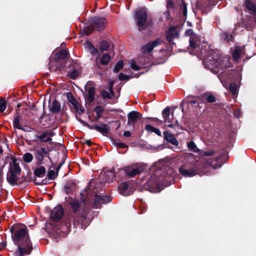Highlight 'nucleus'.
Wrapping results in <instances>:
<instances>
[{
  "mask_svg": "<svg viewBox=\"0 0 256 256\" xmlns=\"http://www.w3.org/2000/svg\"><path fill=\"white\" fill-rule=\"evenodd\" d=\"M146 129L148 132H154L158 136H161V132L160 130L150 124H146Z\"/></svg>",
  "mask_w": 256,
  "mask_h": 256,
  "instance_id": "33",
  "label": "nucleus"
},
{
  "mask_svg": "<svg viewBox=\"0 0 256 256\" xmlns=\"http://www.w3.org/2000/svg\"><path fill=\"white\" fill-rule=\"evenodd\" d=\"M182 13L184 16H186L187 14V8L185 3H184L183 4Z\"/></svg>",
  "mask_w": 256,
  "mask_h": 256,
  "instance_id": "50",
  "label": "nucleus"
},
{
  "mask_svg": "<svg viewBox=\"0 0 256 256\" xmlns=\"http://www.w3.org/2000/svg\"><path fill=\"white\" fill-rule=\"evenodd\" d=\"M162 43V41L160 39H157L154 41H152L142 48V52L144 54H148L151 52L152 50Z\"/></svg>",
  "mask_w": 256,
  "mask_h": 256,
  "instance_id": "13",
  "label": "nucleus"
},
{
  "mask_svg": "<svg viewBox=\"0 0 256 256\" xmlns=\"http://www.w3.org/2000/svg\"><path fill=\"white\" fill-rule=\"evenodd\" d=\"M114 176V169L104 170L100 174L98 180L92 179L88 182L84 192H98L102 191L105 184L112 182Z\"/></svg>",
  "mask_w": 256,
  "mask_h": 256,
  "instance_id": "3",
  "label": "nucleus"
},
{
  "mask_svg": "<svg viewBox=\"0 0 256 256\" xmlns=\"http://www.w3.org/2000/svg\"><path fill=\"white\" fill-rule=\"evenodd\" d=\"M60 110V105L57 101H54L52 103L50 110L55 114L58 113Z\"/></svg>",
  "mask_w": 256,
  "mask_h": 256,
  "instance_id": "31",
  "label": "nucleus"
},
{
  "mask_svg": "<svg viewBox=\"0 0 256 256\" xmlns=\"http://www.w3.org/2000/svg\"><path fill=\"white\" fill-rule=\"evenodd\" d=\"M94 52H96V53H98V50L97 49H94Z\"/></svg>",
  "mask_w": 256,
  "mask_h": 256,
  "instance_id": "62",
  "label": "nucleus"
},
{
  "mask_svg": "<svg viewBox=\"0 0 256 256\" xmlns=\"http://www.w3.org/2000/svg\"><path fill=\"white\" fill-rule=\"evenodd\" d=\"M108 48V44L106 41L102 40L100 44V51L106 50Z\"/></svg>",
  "mask_w": 256,
  "mask_h": 256,
  "instance_id": "38",
  "label": "nucleus"
},
{
  "mask_svg": "<svg viewBox=\"0 0 256 256\" xmlns=\"http://www.w3.org/2000/svg\"><path fill=\"white\" fill-rule=\"evenodd\" d=\"M21 168L19 163L14 158L10 163V168L7 173L6 179L12 185H20L22 188L24 187L27 183L24 182V179L20 178Z\"/></svg>",
  "mask_w": 256,
  "mask_h": 256,
  "instance_id": "4",
  "label": "nucleus"
},
{
  "mask_svg": "<svg viewBox=\"0 0 256 256\" xmlns=\"http://www.w3.org/2000/svg\"><path fill=\"white\" fill-rule=\"evenodd\" d=\"M66 201L70 205L74 213L79 211L82 205H84V202L82 198L80 200L74 198L72 196L66 197Z\"/></svg>",
  "mask_w": 256,
  "mask_h": 256,
  "instance_id": "9",
  "label": "nucleus"
},
{
  "mask_svg": "<svg viewBox=\"0 0 256 256\" xmlns=\"http://www.w3.org/2000/svg\"><path fill=\"white\" fill-rule=\"evenodd\" d=\"M118 188L120 192H122L124 190L131 191L132 190L130 188V184L126 182H123L120 184L118 186Z\"/></svg>",
  "mask_w": 256,
  "mask_h": 256,
  "instance_id": "30",
  "label": "nucleus"
},
{
  "mask_svg": "<svg viewBox=\"0 0 256 256\" xmlns=\"http://www.w3.org/2000/svg\"><path fill=\"white\" fill-rule=\"evenodd\" d=\"M92 30H86V34L88 35V36L92 32Z\"/></svg>",
  "mask_w": 256,
  "mask_h": 256,
  "instance_id": "58",
  "label": "nucleus"
},
{
  "mask_svg": "<svg viewBox=\"0 0 256 256\" xmlns=\"http://www.w3.org/2000/svg\"><path fill=\"white\" fill-rule=\"evenodd\" d=\"M212 166L214 169H216L220 166H218L217 165H212Z\"/></svg>",
  "mask_w": 256,
  "mask_h": 256,
  "instance_id": "60",
  "label": "nucleus"
},
{
  "mask_svg": "<svg viewBox=\"0 0 256 256\" xmlns=\"http://www.w3.org/2000/svg\"><path fill=\"white\" fill-rule=\"evenodd\" d=\"M46 172L45 168L43 166H40L34 170V174L36 176L43 178L45 176Z\"/></svg>",
  "mask_w": 256,
  "mask_h": 256,
  "instance_id": "24",
  "label": "nucleus"
},
{
  "mask_svg": "<svg viewBox=\"0 0 256 256\" xmlns=\"http://www.w3.org/2000/svg\"><path fill=\"white\" fill-rule=\"evenodd\" d=\"M170 108L166 107L162 112V115L164 119V122L168 127L173 128L178 126L177 120L174 118L173 113H170Z\"/></svg>",
  "mask_w": 256,
  "mask_h": 256,
  "instance_id": "7",
  "label": "nucleus"
},
{
  "mask_svg": "<svg viewBox=\"0 0 256 256\" xmlns=\"http://www.w3.org/2000/svg\"><path fill=\"white\" fill-rule=\"evenodd\" d=\"M234 115H235L236 117V118L238 117V114H237L236 112L234 113Z\"/></svg>",
  "mask_w": 256,
  "mask_h": 256,
  "instance_id": "63",
  "label": "nucleus"
},
{
  "mask_svg": "<svg viewBox=\"0 0 256 256\" xmlns=\"http://www.w3.org/2000/svg\"><path fill=\"white\" fill-rule=\"evenodd\" d=\"M78 186L73 181H70L64 186V190L66 192H73L78 190Z\"/></svg>",
  "mask_w": 256,
  "mask_h": 256,
  "instance_id": "23",
  "label": "nucleus"
},
{
  "mask_svg": "<svg viewBox=\"0 0 256 256\" xmlns=\"http://www.w3.org/2000/svg\"><path fill=\"white\" fill-rule=\"evenodd\" d=\"M161 170H156L154 174L156 176L160 175L158 179V184L156 185L157 189L161 191L164 188L170 185L174 182V170L172 168H168V170L162 172V174H160Z\"/></svg>",
  "mask_w": 256,
  "mask_h": 256,
  "instance_id": "5",
  "label": "nucleus"
},
{
  "mask_svg": "<svg viewBox=\"0 0 256 256\" xmlns=\"http://www.w3.org/2000/svg\"><path fill=\"white\" fill-rule=\"evenodd\" d=\"M187 101L188 103L190 104H198V101L195 100H189L188 99Z\"/></svg>",
  "mask_w": 256,
  "mask_h": 256,
  "instance_id": "51",
  "label": "nucleus"
},
{
  "mask_svg": "<svg viewBox=\"0 0 256 256\" xmlns=\"http://www.w3.org/2000/svg\"><path fill=\"white\" fill-rule=\"evenodd\" d=\"M6 108V101L4 98H0V112H3Z\"/></svg>",
  "mask_w": 256,
  "mask_h": 256,
  "instance_id": "40",
  "label": "nucleus"
},
{
  "mask_svg": "<svg viewBox=\"0 0 256 256\" xmlns=\"http://www.w3.org/2000/svg\"><path fill=\"white\" fill-rule=\"evenodd\" d=\"M100 60V63L103 65H106L108 64L110 60V56L108 54H104L102 56L101 58H100L98 56L96 58V64H98V60Z\"/></svg>",
  "mask_w": 256,
  "mask_h": 256,
  "instance_id": "25",
  "label": "nucleus"
},
{
  "mask_svg": "<svg viewBox=\"0 0 256 256\" xmlns=\"http://www.w3.org/2000/svg\"><path fill=\"white\" fill-rule=\"evenodd\" d=\"M57 174L55 172L54 170H50L48 172V177L49 179L54 180Z\"/></svg>",
  "mask_w": 256,
  "mask_h": 256,
  "instance_id": "42",
  "label": "nucleus"
},
{
  "mask_svg": "<svg viewBox=\"0 0 256 256\" xmlns=\"http://www.w3.org/2000/svg\"><path fill=\"white\" fill-rule=\"evenodd\" d=\"M186 34L188 36H190V46L192 48H196V44L193 40V36L194 35L193 30L191 29L188 30L186 32Z\"/></svg>",
  "mask_w": 256,
  "mask_h": 256,
  "instance_id": "29",
  "label": "nucleus"
},
{
  "mask_svg": "<svg viewBox=\"0 0 256 256\" xmlns=\"http://www.w3.org/2000/svg\"><path fill=\"white\" fill-rule=\"evenodd\" d=\"M134 19L140 30H146L152 24L150 20H146L147 11L144 8H140L136 10Z\"/></svg>",
  "mask_w": 256,
  "mask_h": 256,
  "instance_id": "6",
  "label": "nucleus"
},
{
  "mask_svg": "<svg viewBox=\"0 0 256 256\" xmlns=\"http://www.w3.org/2000/svg\"><path fill=\"white\" fill-rule=\"evenodd\" d=\"M6 246V242H0V250H2Z\"/></svg>",
  "mask_w": 256,
  "mask_h": 256,
  "instance_id": "52",
  "label": "nucleus"
},
{
  "mask_svg": "<svg viewBox=\"0 0 256 256\" xmlns=\"http://www.w3.org/2000/svg\"><path fill=\"white\" fill-rule=\"evenodd\" d=\"M2 172L0 171V178H2Z\"/></svg>",
  "mask_w": 256,
  "mask_h": 256,
  "instance_id": "64",
  "label": "nucleus"
},
{
  "mask_svg": "<svg viewBox=\"0 0 256 256\" xmlns=\"http://www.w3.org/2000/svg\"><path fill=\"white\" fill-rule=\"evenodd\" d=\"M188 147L193 152H197L199 151L198 148H197L196 144L193 141H190L188 142Z\"/></svg>",
  "mask_w": 256,
  "mask_h": 256,
  "instance_id": "35",
  "label": "nucleus"
},
{
  "mask_svg": "<svg viewBox=\"0 0 256 256\" xmlns=\"http://www.w3.org/2000/svg\"><path fill=\"white\" fill-rule=\"evenodd\" d=\"M131 135L130 132L129 131H126L124 133V136L126 137H129Z\"/></svg>",
  "mask_w": 256,
  "mask_h": 256,
  "instance_id": "53",
  "label": "nucleus"
},
{
  "mask_svg": "<svg viewBox=\"0 0 256 256\" xmlns=\"http://www.w3.org/2000/svg\"><path fill=\"white\" fill-rule=\"evenodd\" d=\"M112 199L110 196L96 194L94 196V207L98 208L102 204L110 202Z\"/></svg>",
  "mask_w": 256,
  "mask_h": 256,
  "instance_id": "12",
  "label": "nucleus"
},
{
  "mask_svg": "<svg viewBox=\"0 0 256 256\" xmlns=\"http://www.w3.org/2000/svg\"><path fill=\"white\" fill-rule=\"evenodd\" d=\"M129 77L122 73H120L119 75V79L120 80H128Z\"/></svg>",
  "mask_w": 256,
  "mask_h": 256,
  "instance_id": "48",
  "label": "nucleus"
},
{
  "mask_svg": "<svg viewBox=\"0 0 256 256\" xmlns=\"http://www.w3.org/2000/svg\"><path fill=\"white\" fill-rule=\"evenodd\" d=\"M118 146L120 148H125L126 146L124 144L122 143L118 144Z\"/></svg>",
  "mask_w": 256,
  "mask_h": 256,
  "instance_id": "56",
  "label": "nucleus"
},
{
  "mask_svg": "<svg viewBox=\"0 0 256 256\" xmlns=\"http://www.w3.org/2000/svg\"><path fill=\"white\" fill-rule=\"evenodd\" d=\"M178 37V32L175 27L170 28L166 33V38L169 42H172L175 38Z\"/></svg>",
  "mask_w": 256,
  "mask_h": 256,
  "instance_id": "19",
  "label": "nucleus"
},
{
  "mask_svg": "<svg viewBox=\"0 0 256 256\" xmlns=\"http://www.w3.org/2000/svg\"><path fill=\"white\" fill-rule=\"evenodd\" d=\"M244 54V48L242 46H236L232 52V59L236 62H237Z\"/></svg>",
  "mask_w": 256,
  "mask_h": 256,
  "instance_id": "15",
  "label": "nucleus"
},
{
  "mask_svg": "<svg viewBox=\"0 0 256 256\" xmlns=\"http://www.w3.org/2000/svg\"><path fill=\"white\" fill-rule=\"evenodd\" d=\"M86 144L88 146H90L91 145V144H92V142H91L90 140H87V141H86Z\"/></svg>",
  "mask_w": 256,
  "mask_h": 256,
  "instance_id": "59",
  "label": "nucleus"
},
{
  "mask_svg": "<svg viewBox=\"0 0 256 256\" xmlns=\"http://www.w3.org/2000/svg\"><path fill=\"white\" fill-rule=\"evenodd\" d=\"M24 160L26 162H30L33 160V156L32 154L27 152L23 156Z\"/></svg>",
  "mask_w": 256,
  "mask_h": 256,
  "instance_id": "37",
  "label": "nucleus"
},
{
  "mask_svg": "<svg viewBox=\"0 0 256 256\" xmlns=\"http://www.w3.org/2000/svg\"><path fill=\"white\" fill-rule=\"evenodd\" d=\"M64 210L61 205L56 206L51 211L50 218L54 222H58L63 217Z\"/></svg>",
  "mask_w": 256,
  "mask_h": 256,
  "instance_id": "11",
  "label": "nucleus"
},
{
  "mask_svg": "<svg viewBox=\"0 0 256 256\" xmlns=\"http://www.w3.org/2000/svg\"><path fill=\"white\" fill-rule=\"evenodd\" d=\"M78 76V72L76 70H74L68 72V76L72 79H75Z\"/></svg>",
  "mask_w": 256,
  "mask_h": 256,
  "instance_id": "41",
  "label": "nucleus"
},
{
  "mask_svg": "<svg viewBox=\"0 0 256 256\" xmlns=\"http://www.w3.org/2000/svg\"><path fill=\"white\" fill-rule=\"evenodd\" d=\"M68 54V52L66 50H62L60 52L56 53L54 59L56 60L61 59H64L66 58Z\"/></svg>",
  "mask_w": 256,
  "mask_h": 256,
  "instance_id": "32",
  "label": "nucleus"
},
{
  "mask_svg": "<svg viewBox=\"0 0 256 256\" xmlns=\"http://www.w3.org/2000/svg\"><path fill=\"white\" fill-rule=\"evenodd\" d=\"M93 26L100 30L102 29L106 24V20L104 18H94L92 20Z\"/></svg>",
  "mask_w": 256,
  "mask_h": 256,
  "instance_id": "14",
  "label": "nucleus"
},
{
  "mask_svg": "<svg viewBox=\"0 0 256 256\" xmlns=\"http://www.w3.org/2000/svg\"><path fill=\"white\" fill-rule=\"evenodd\" d=\"M174 8V3L172 0H166V8L167 12H169V11L171 9H173Z\"/></svg>",
  "mask_w": 256,
  "mask_h": 256,
  "instance_id": "43",
  "label": "nucleus"
},
{
  "mask_svg": "<svg viewBox=\"0 0 256 256\" xmlns=\"http://www.w3.org/2000/svg\"><path fill=\"white\" fill-rule=\"evenodd\" d=\"M124 66V63L122 61L120 60L114 66V72H118Z\"/></svg>",
  "mask_w": 256,
  "mask_h": 256,
  "instance_id": "39",
  "label": "nucleus"
},
{
  "mask_svg": "<svg viewBox=\"0 0 256 256\" xmlns=\"http://www.w3.org/2000/svg\"><path fill=\"white\" fill-rule=\"evenodd\" d=\"M88 127L90 129H95L98 132L102 134H108L110 131V128L105 124H100V125H94L90 126L88 125Z\"/></svg>",
  "mask_w": 256,
  "mask_h": 256,
  "instance_id": "20",
  "label": "nucleus"
},
{
  "mask_svg": "<svg viewBox=\"0 0 256 256\" xmlns=\"http://www.w3.org/2000/svg\"><path fill=\"white\" fill-rule=\"evenodd\" d=\"M88 88V93L86 95V99L89 102H92L94 98V87H90Z\"/></svg>",
  "mask_w": 256,
  "mask_h": 256,
  "instance_id": "27",
  "label": "nucleus"
},
{
  "mask_svg": "<svg viewBox=\"0 0 256 256\" xmlns=\"http://www.w3.org/2000/svg\"><path fill=\"white\" fill-rule=\"evenodd\" d=\"M152 120L157 122L158 123V124H161L162 122V120H159L158 118H152Z\"/></svg>",
  "mask_w": 256,
  "mask_h": 256,
  "instance_id": "54",
  "label": "nucleus"
},
{
  "mask_svg": "<svg viewBox=\"0 0 256 256\" xmlns=\"http://www.w3.org/2000/svg\"><path fill=\"white\" fill-rule=\"evenodd\" d=\"M218 78H219V80H220V81L221 82L223 86L226 88V86H225V84H224L223 82V80L222 79V77H221V76L220 75H218Z\"/></svg>",
  "mask_w": 256,
  "mask_h": 256,
  "instance_id": "57",
  "label": "nucleus"
},
{
  "mask_svg": "<svg viewBox=\"0 0 256 256\" xmlns=\"http://www.w3.org/2000/svg\"><path fill=\"white\" fill-rule=\"evenodd\" d=\"M142 115L138 112L132 111L130 112L128 115V124H134L138 120L140 119Z\"/></svg>",
  "mask_w": 256,
  "mask_h": 256,
  "instance_id": "16",
  "label": "nucleus"
},
{
  "mask_svg": "<svg viewBox=\"0 0 256 256\" xmlns=\"http://www.w3.org/2000/svg\"><path fill=\"white\" fill-rule=\"evenodd\" d=\"M112 84L111 87L110 89V92L106 90H102V92L101 94L103 98H111L112 96L113 95V92L112 91Z\"/></svg>",
  "mask_w": 256,
  "mask_h": 256,
  "instance_id": "34",
  "label": "nucleus"
},
{
  "mask_svg": "<svg viewBox=\"0 0 256 256\" xmlns=\"http://www.w3.org/2000/svg\"><path fill=\"white\" fill-rule=\"evenodd\" d=\"M20 116L17 114L14 116L13 120V126L16 128L23 130L24 128L20 124Z\"/></svg>",
  "mask_w": 256,
  "mask_h": 256,
  "instance_id": "28",
  "label": "nucleus"
},
{
  "mask_svg": "<svg viewBox=\"0 0 256 256\" xmlns=\"http://www.w3.org/2000/svg\"><path fill=\"white\" fill-rule=\"evenodd\" d=\"M164 138L171 143L174 146H178V142L176 139V138L174 136L173 134L170 133L168 132L165 131L164 132Z\"/></svg>",
  "mask_w": 256,
  "mask_h": 256,
  "instance_id": "21",
  "label": "nucleus"
},
{
  "mask_svg": "<svg viewBox=\"0 0 256 256\" xmlns=\"http://www.w3.org/2000/svg\"><path fill=\"white\" fill-rule=\"evenodd\" d=\"M74 222L80 223L82 228H85L88 225L90 220H87L85 216H82L80 217L76 218Z\"/></svg>",
  "mask_w": 256,
  "mask_h": 256,
  "instance_id": "22",
  "label": "nucleus"
},
{
  "mask_svg": "<svg viewBox=\"0 0 256 256\" xmlns=\"http://www.w3.org/2000/svg\"><path fill=\"white\" fill-rule=\"evenodd\" d=\"M201 53L206 67L210 69L214 74L219 73L220 70L230 67L229 58L221 56L218 52L211 50L204 53L202 52Z\"/></svg>",
  "mask_w": 256,
  "mask_h": 256,
  "instance_id": "2",
  "label": "nucleus"
},
{
  "mask_svg": "<svg viewBox=\"0 0 256 256\" xmlns=\"http://www.w3.org/2000/svg\"><path fill=\"white\" fill-rule=\"evenodd\" d=\"M223 37L228 42L232 41L234 39V37L232 35H228V34L226 32L223 34Z\"/></svg>",
  "mask_w": 256,
  "mask_h": 256,
  "instance_id": "45",
  "label": "nucleus"
},
{
  "mask_svg": "<svg viewBox=\"0 0 256 256\" xmlns=\"http://www.w3.org/2000/svg\"><path fill=\"white\" fill-rule=\"evenodd\" d=\"M246 7L254 15H256V6L250 0H246L245 2Z\"/></svg>",
  "mask_w": 256,
  "mask_h": 256,
  "instance_id": "26",
  "label": "nucleus"
},
{
  "mask_svg": "<svg viewBox=\"0 0 256 256\" xmlns=\"http://www.w3.org/2000/svg\"><path fill=\"white\" fill-rule=\"evenodd\" d=\"M179 172L184 177H192L199 174L198 169L197 166L192 168L188 167L186 164L181 166L179 168Z\"/></svg>",
  "mask_w": 256,
  "mask_h": 256,
  "instance_id": "10",
  "label": "nucleus"
},
{
  "mask_svg": "<svg viewBox=\"0 0 256 256\" xmlns=\"http://www.w3.org/2000/svg\"><path fill=\"white\" fill-rule=\"evenodd\" d=\"M126 174L130 176L134 177L144 170V166L142 164L137 163L124 168Z\"/></svg>",
  "mask_w": 256,
  "mask_h": 256,
  "instance_id": "8",
  "label": "nucleus"
},
{
  "mask_svg": "<svg viewBox=\"0 0 256 256\" xmlns=\"http://www.w3.org/2000/svg\"><path fill=\"white\" fill-rule=\"evenodd\" d=\"M230 90L233 94H236L238 90V86L236 84H231L230 86Z\"/></svg>",
  "mask_w": 256,
  "mask_h": 256,
  "instance_id": "44",
  "label": "nucleus"
},
{
  "mask_svg": "<svg viewBox=\"0 0 256 256\" xmlns=\"http://www.w3.org/2000/svg\"><path fill=\"white\" fill-rule=\"evenodd\" d=\"M48 154V151L45 148H41L35 150L34 156L38 162H42L44 160V154L47 155Z\"/></svg>",
  "mask_w": 256,
  "mask_h": 256,
  "instance_id": "18",
  "label": "nucleus"
},
{
  "mask_svg": "<svg viewBox=\"0 0 256 256\" xmlns=\"http://www.w3.org/2000/svg\"><path fill=\"white\" fill-rule=\"evenodd\" d=\"M214 154V150H210L208 151H206L203 152V155L204 156H212Z\"/></svg>",
  "mask_w": 256,
  "mask_h": 256,
  "instance_id": "49",
  "label": "nucleus"
},
{
  "mask_svg": "<svg viewBox=\"0 0 256 256\" xmlns=\"http://www.w3.org/2000/svg\"><path fill=\"white\" fill-rule=\"evenodd\" d=\"M130 67L132 68L135 70H140V67L138 66L136 62L134 60H132L130 62Z\"/></svg>",
  "mask_w": 256,
  "mask_h": 256,
  "instance_id": "46",
  "label": "nucleus"
},
{
  "mask_svg": "<svg viewBox=\"0 0 256 256\" xmlns=\"http://www.w3.org/2000/svg\"><path fill=\"white\" fill-rule=\"evenodd\" d=\"M206 101L208 102H213L216 101L215 97L212 94L208 95L206 96Z\"/></svg>",
  "mask_w": 256,
  "mask_h": 256,
  "instance_id": "47",
  "label": "nucleus"
},
{
  "mask_svg": "<svg viewBox=\"0 0 256 256\" xmlns=\"http://www.w3.org/2000/svg\"><path fill=\"white\" fill-rule=\"evenodd\" d=\"M10 230L14 244L18 246L16 256L30 254L32 250V246L27 228L23 225L16 226L12 228Z\"/></svg>",
  "mask_w": 256,
  "mask_h": 256,
  "instance_id": "1",
  "label": "nucleus"
},
{
  "mask_svg": "<svg viewBox=\"0 0 256 256\" xmlns=\"http://www.w3.org/2000/svg\"><path fill=\"white\" fill-rule=\"evenodd\" d=\"M123 194V196H128L130 194H129V193H122Z\"/></svg>",
  "mask_w": 256,
  "mask_h": 256,
  "instance_id": "61",
  "label": "nucleus"
},
{
  "mask_svg": "<svg viewBox=\"0 0 256 256\" xmlns=\"http://www.w3.org/2000/svg\"><path fill=\"white\" fill-rule=\"evenodd\" d=\"M54 132L52 130L44 131L40 135L37 136L38 139L43 142H48L52 140V137L54 136Z\"/></svg>",
  "mask_w": 256,
  "mask_h": 256,
  "instance_id": "17",
  "label": "nucleus"
},
{
  "mask_svg": "<svg viewBox=\"0 0 256 256\" xmlns=\"http://www.w3.org/2000/svg\"><path fill=\"white\" fill-rule=\"evenodd\" d=\"M75 108H76L77 111L78 113L83 112V110L82 108H79L78 106V105H76Z\"/></svg>",
  "mask_w": 256,
  "mask_h": 256,
  "instance_id": "55",
  "label": "nucleus"
},
{
  "mask_svg": "<svg viewBox=\"0 0 256 256\" xmlns=\"http://www.w3.org/2000/svg\"><path fill=\"white\" fill-rule=\"evenodd\" d=\"M96 112V118L99 119L102 116L104 112V108L101 106H98L94 109Z\"/></svg>",
  "mask_w": 256,
  "mask_h": 256,
  "instance_id": "36",
  "label": "nucleus"
}]
</instances>
